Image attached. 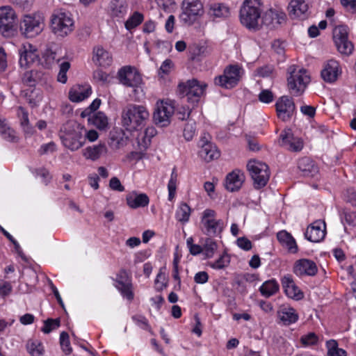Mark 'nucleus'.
<instances>
[{
  "mask_svg": "<svg viewBox=\"0 0 356 356\" xmlns=\"http://www.w3.org/2000/svg\"><path fill=\"white\" fill-rule=\"evenodd\" d=\"M149 118V111L145 106L142 105L129 104L122 113L123 126L129 131L143 129Z\"/></svg>",
  "mask_w": 356,
  "mask_h": 356,
  "instance_id": "f257e3e1",
  "label": "nucleus"
},
{
  "mask_svg": "<svg viewBox=\"0 0 356 356\" xmlns=\"http://www.w3.org/2000/svg\"><path fill=\"white\" fill-rule=\"evenodd\" d=\"M260 0H245L240 9L241 23L250 30H257L261 22Z\"/></svg>",
  "mask_w": 356,
  "mask_h": 356,
  "instance_id": "f03ea898",
  "label": "nucleus"
},
{
  "mask_svg": "<svg viewBox=\"0 0 356 356\" xmlns=\"http://www.w3.org/2000/svg\"><path fill=\"white\" fill-rule=\"evenodd\" d=\"M24 46V51L20 53L19 65L21 67H27L29 64L38 61L43 67L49 68L56 59V52L50 48H46L41 51V56L35 48V46H29V49Z\"/></svg>",
  "mask_w": 356,
  "mask_h": 356,
  "instance_id": "7ed1b4c3",
  "label": "nucleus"
},
{
  "mask_svg": "<svg viewBox=\"0 0 356 356\" xmlns=\"http://www.w3.org/2000/svg\"><path fill=\"white\" fill-rule=\"evenodd\" d=\"M287 77L288 89L293 96H300L310 82V76L306 70L293 65L288 67Z\"/></svg>",
  "mask_w": 356,
  "mask_h": 356,
  "instance_id": "20e7f679",
  "label": "nucleus"
},
{
  "mask_svg": "<svg viewBox=\"0 0 356 356\" xmlns=\"http://www.w3.org/2000/svg\"><path fill=\"white\" fill-rule=\"evenodd\" d=\"M207 84L196 79L180 83L177 86V92L181 98L186 97L187 102L193 104L199 102L201 97L206 92Z\"/></svg>",
  "mask_w": 356,
  "mask_h": 356,
  "instance_id": "39448f33",
  "label": "nucleus"
},
{
  "mask_svg": "<svg viewBox=\"0 0 356 356\" xmlns=\"http://www.w3.org/2000/svg\"><path fill=\"white\" fill-rule=\"evenodd\" d=\"M84 129L79 124L68 123L63 127L60 139L67 148L76 151L85 143Z\"/></svg>",
  "mask_w": 356,
  "mask_h": 356,
  "instance_id": "423d86ee",
  "label": "nucleus"
},
{
  "mask_svg": "<svg viewBox=\"0 0 356 356\" xmlns=\"http://www.w3.org/2000/svg\"><path fill=\"white\" fill-rule=\"evenodd\" d=\"M243 72L239 65H229L224 69L222 74L215 77L214 83L225 89L233 88L239 83Z\"/></svg>",
  "mask_w": 356,
  "mask_h": 356,
  "instance_id": "0eeeda50",
  "label": "nucleus"
},
{
  "mask_svg": "<svg viewBox=\"0 0 356 356\" xmlns=\"http://www.w3.org/2000/svg\"><path fill=\"white\" fill-rule=\"evenodd\" d=\"M44 28L43 16L40 13L25 15L20 24L22 34L26 38H33Z\"/></svg>",
  "mask_w": 356,
  "mask_h": 356,
  "instance_id": "6e6552de",
  "label": "nucleus"
},
{
  "mask_svg": "<svg viewBox=\"0 0 356 356\" xmlns=\"http://www.w3.org/2000/svg\"><path fill=\"white\" fill-rule=\"evenodd\" d=\"M216 212L210 209H205L202 215L200 224L202 232L209 237H215L221 234L224 223L216 218Z\"/></svg>",
  "mask_w": 356,
  "mask_h": 356,
  "instance_id": "1a4fd4ad",
  "label": "nucleus"
},
{
  "mask_svg": "<svg viewBox=\"0 0 356 356\" xmlns=\"http://www.w3.org/2000/svg\"><path fill=\"white\" fill-rule=\"evenodd\" d=\"M247 169L256 189H260L267 184L270 175L268 165L261 161L251 160L247 164Z\"/></svg>",
  "mask_w": 356,
  "mask_h": 356,
  "instance_id": "9d476101",
  "label": "nucleus"
},
{
  "mask_svg": "<svg viewBox=\"0 0 356 356\" xmlns=\"http://www.w3.org/2000/svg\"><path fill=\"white\" fill-rule=\"evenodd\" d=\"M51 27L54 33L58 36L65 37L72 31L74 21L69 13L63 10L56 11L51 18Z\"/></svg>",
  "mask_w": 356,
  "mask_h": 356,
  "instance_id": "9b49d317",
  "label": "nucleus"
},
{
  "mask_svg": "<svg viewBox=\"0 0 356 356\" xmlns=\"http://www.w3.org/2000/svg\"><path fill=\"white\" fill-rule=\"evenodd\" d=\"M180 19L185 24L191 25L204 13L203 5L200 0H184Z\"/></svg>",
  "mask_w": 356,
  "mask_h": 356,
  "instance_id": "f8f14e48",
  "label": "nucleus"
},
{
  "mask_svg": "<svg viewBox=\"0 0 356 356\" xmlns=\"http://www.w3.org/2000/svg\"><path fill=\"white\" fill-rule=\"evenodd\" d=\"M15 19V12L10 6L0 8V32L3 37L10 38L16 33Z\"/></svg>",
  "mask_w": 356,
  "mask_h": 356,
  "instance_id": "ddd939ff",
  "label": "nucleus"
},
{
  "mask_svg": "<svg viewBox=\"0 0 356 356\" xmlns=\"http://www.w3.org/2000/svg\"><path fill=\"white\" fill-rule=\"evenodd\" d=\"M175 113V108L171 104L164 102L156 103V108L154 112L153 119L156 124L165 127L170 122V118Z\"/></svg>",
  "mask_w": 356,
  "mask_h": 356,
  "instance_id": "4468645a",
  "label": "nucleus"
},
{
  "mask_svg": "<svg viewBox=\"0 0 356 356\" xmlns=\"http://www.w3.org/2000/svg\"><path fill=\"white\" fill-rule=\"evenodd\" d=\"M275 107L277 117L284 122L289 121L296 111L293 99L286 95L277 99Z\"/></svg>",
  "mask_w": 356,
  "mask_h": 356,
  "instance_id": "2eb2a0df",
  "label": "nucleus"
},
{
  "mask_svg": "<svg viewBox=\"0 0 356 356\" xmlns=\"http://www.w3.org/2000/svg\"><path fill=\"white\" fill-rule=\"evenodd\" d=\"M280 146L285 147L291 152H300L304 146L302 138L295 136L290 129L283 130L279 139Z\"/></svg>",
  "mask_w": 356,
  "mask_h": 356,
  "instance_id": "dca6fc26",
  "label": "nucleus"
},
{
  "mask_svg": "<svg viewBox=\"0 0 356 356\" xmlns=\"http://www.w3.org/2000/svg\"><path fill=\"white\" fill-rule=\"evenodd\" d=\"M118 74L120 83L127 87L136 88L142 82L140 74L130 66L122 67Z\"/></svg>",
  "mask_w": 356,
  "mask_h": 356,
  "instance_id": "f3484780",
  "label": "nucleus"
},
{
  "mask_svg": "<svg viewBox=\"0 0 356 356\" xmlns=\"http://www.w3.org/2000/svg\"><path fill=\"white\" fill-rule=\"evenodd\" d=\"M286 18V14L283 11L270 8L266 11L261 17V25L275 29L285 22Z\"/></svg>",
  "mask_w": 356,
  "mask_h": 356,
  "instance_id": "a211bd4d",
  "label": "nucleus"
},
{
  "mask_svg": "<svg viewBox=\"0 0 356 356\" xmlns=\"http://www.w3.org/2000/svg\"><path fill=\"white\" fill-rule=\"evenodd\" d=\"M325 228L324 221L316 220L307 228L305 236L311 242L318 243L325 238Z\"/></svg>",
  "mask_w": 356,
  "mask_h": 356,
  "instance_id": "6ab92c4d",
  "label": "nucleus"
},
{
  "mask_svg": "<svg viewBox=\"0 0 356 356\" xmlns=\"http://www.w3.org/2000/svg\"><path fill=\"white\" fill-rule=\"evenodd\" d=\"M317 271L318 268L316 263L307 259L298 260L293 267V272L298 276H314Z\"/></svg>",
  "mask_w": 356,
  "mask_h": 356,
  "instance_id": "aec40b11",
  "label": "nucleus"
},
{
  "mask_svg": "<svg viewBox=\"0 0 356 356\" xmlns=\"http://www.w3.org/2000/svg\"><path fill=\"white\" fill-rule=\"evenodd\" d=\"M340 74L339 65L333 60L325 63L321 72V76L323 81L330 83L336 81Z\"/></svg>",
  "mask_w": 356,
  "mask_h": 356,
  "instance_id": "412c9836",
  "label": "nucleus"
},
{
  "mask_svg": "<svg viewBox=\"0 0 356 356\" xmlns=\"http://www.w3.org/2000/svg\"><path fill=\"white\" fill-rule=\"evenodd\" d=\"M244 180L245 175L243 172L239 170H234L226 176L224 185L227 191L234 192L241 188Z\"/></svg>",
  "mask_w": 356,
  "mask_h": 356,
  "instance_id": "4be33fe9",
  "label": "nucleus"
},
{
  "mask_svg": "<svg viewBox=\"0 0 356 356\" xmlns=\"http://www.w3.org/2000/svg\"><path fill=\"white\" fill-rule=\"evenodd\" d=\"M282 285L286 295L289 298L299 300L304 297L303 293L296 285L291 275H287L284 276L282 279Z\"/></svg>",
  "mask_w": 356,
  "mask_h": 356,
  "instance_id": "5701e85b",
  "label": "nucleus"
},
{
  "mask_svg": "<svg viewBox=\"0 0 356 356\" xmlns=\"http://www.w3.org/2000/svg\"><path fill=\"white\" fill-rule=\"evenodd\" d=\"M298 168L304 177H313L318 173V167L309 157L304 156L298 160Z\"/></svg>",
  "mask_w": 356,
  "mask_h": 356,
  "instance_id": "b1692460",
  "label": "nucleus"
},
{
  "mask_svg": "<svg viewBox=\"0 0 356 356\" xmlns=\"http://www.w3.org/2000/svg\"><path fill=\"white\" fill-rule=\"evenodd\" d=\"M311 0H291L289 3L290 15L294 17L305 19Z\"/></svg>",
  "mask_w": 356,
  "mask_h": 356,
  "instance_id": "393cba45",
  "label": "nucleus"
},
{
  "mask_svg": "<svg viewBox=\"0 0 356 356\" xmlns=\"http://www.w3.org/2000/svg\"><path fill=\"white\" fill-rule=\"evenodd\" d=\"M128 10V4L125 0H111L108 6V13L113 17L122 18Z\"/></svg>",
  "mask_w": 356,
  "mask_h": 356,
  "instance_id": "a878e982",
  "label": "nucleus"
},
{
  "mask_svg": "<svg viewBox=\"0 0 356 356\" xmlns=\"http://www.w3.org/2000/svg\"><path fill=\"white\" fill-rule=\"evenodd\" d=\"M277 316L280 321L284 325L295 323L298 320V314L296 309L289 306H282L277 312Z\"/></svg>",
  "mask_w": 356,
  "mask_h": 356,
  "instance_id": "bb28decb",
  "label": "nucleus"
},
{
  "mask_svg": "<svg viewBox=\"0 0 356 356\" xmlns=\"http://www.w3.org/2000/svg\"><path fill=\"white\" fill-rule=\"evenodd\" d=\"M91 92L90 86H77L70 90L69 98L72 102H79L88 98Z\"/></svg>",
  "mask_w": 356,
  "mask_h": 356,
  "instance_id": "cd10ccee",
  "label": "nucleus"
},
{
  "mask_svg": "<svg viewBox=\"0 0 356 356\" xmlns=\"http://www.w3.org/2000/svg\"><path fill=\"white\" fill-rule=\"evenodd\" d=\"M94 56L92 59L100 66H109L113 61L110 53L104 49L102 46H97L94 48Z\"/></svg>",
  "mask_w": 356,
  "mask_h": 356,
  "instance_id": "c85d7f7f",
  "label": "nucleus"
},
{
  "mask_svg": "<svg viewBox=\"0 0 356 356\" xmlns=\"http://www.w3.org/2000/svg\"><path fill=\"white\" fill-rule=\"evenodd\" d=\"M335 44H353L349 40V29L346 25H339L333 29Z\"/></svg>",
  "mask_w": 356,
  "mask_h": 356,
  "instance_id": "c756f323",
  "label": "nucleus"
},
{
  "mask_svg": "<svg viewBox=\"0 0 356 356\" xmlns=\"http://www.w3.org/2000/svg\"><path fill=\"white\" fill-rule=\"evenodd\" d=\"M277 238L280 243L288 249L289 252L296 253L298 252V248L296 240L291 234L282 230L277 233Z\"/></svg>",
  "mask_w": 356,
  "mask_h": 356,
  "instance_id": "7c9ffc66",
  "label": "nucleus"
},
{
  "mask_svg": "<svg viewBox=\"0 0 356 356\" xmlns=\"http://www.w3.org/2000/svg\"><path fill=\"white\" fill-rule=\"evenodd\" d=\"M127 204L132 209L144 207L149 204V197L145 193L138 194L132 192L127 196Z\"/></svg>",
  "mask_w": 356,
  "mask_h": 356,
  "instance_id": "2f4dec72",
  "label": "nucleus"
},
{
  "mask_svg": "<svg viewBox=\"0 0 356 356\" xmlns=\"http://www.w3.org/2000/svg\"><path fill=\"white\" fill-rule=\"evenodd\" d=\"M200 154L207 162L216 159L220 156V151L217 147L211 143H206L202 145Z\"/></svg>",
  "mask_w": 356,
  "mask_h": 356,
  "instance_id": "473e14b6",
  "label": "nucleus"
},
{
  "mask_svg": "<svg viewBox=\"0 0 356 356\" xmlns=\"http://www.w3.org/2000/svg\"><path fill=\"white\" fill-rule=\"evenodd\" d=\"M107 153V147L105 144H99L97 145H93L88 147L84 149L83 156L87 159L92 161L97 160L102 156Z\"/></svg>",
  "mask_w": 356,
  "mask_h": 356,
  "instance_id": "72a5a7b5",
  "label": "nucleus"
},
{
  "mask_svg": "<svg viewBox=\"0 0 356 356\" xmlns=\"http://www.w3.org/2000/svg\"><path fill=\"white\" fill-rule=\"evenodd\" d=\"M279 290V284L275 280L266 281L259 288L261 295L266 298H269L275 294Z\"/></svg>",
  "mask_w": 356,
  "mask_h": 356,
  "instance_id": "f704fd0d",
  "label": "nucleus"
},
{
  "mask_svg": "<svg viewBox=\"0 0 356 356\" xmlns=\"http://www.w3.org/2000/svg\"><path fill=\"white\" fill-rule=\"evenodd\" d=\"M209 14L214 17L225 18L229 15V8L223 3H213L210 6Z\"/></svg>",
  "mask_w": 356,
  "mask_h": 356,
  "instance_id": "c9c22d12",
  "label": "nucleus"
},
{
  "mask_svg": "<svg viewBox=\"0 0 356 356\" xmlns=\"http://www.w3.org/2000/svg\"><path fill=\"white\" fill-rule=\"evenodd\" d=\"M27 351L31 356H43L44 347L42 343L36 339H29L26 343Z\"/></svg>",
  "mask_w": 356,
  "mask_h": 356,
  "instance_id": "e433bc0d",
  "label": "nucleus"
},
{
  "mask_svg": "<svg viewBox=\"0 0 356 356\" xmlns=\"http://www.w3.org/2000/svg\"><path fill=\"white\" fill-rule=\"evenodd\" d=\"M191 212L190 207L186 203L181 202L176 211L175 218L178 221L186 223L189 220Z\"/></svg>",
  "mask_w": 356,
  "mask_h": 356,
  "instance_id": "4c0bfd02",
  "label": "nucleus"
},
{
  "mask_svg": "<svg viewBox=\"0 0 356 356\" xmlns=\"http://www.w3.org/2000/svg\"><path fill=\"white\" fill-rule=\"evenodd\" d=\"M88 120L99 129H104L108 126V118L106 115L101 111H99L91 118H88Z\"/></svg>",
  "mask_w": 356,
  "mask_h": 356,
  "instance_id": "58836bf2",
  "label": "nucleus"
},
{
  "mask_svg": "<svg viewBox=\"0 0 356 356\" xmlns=\"http://www.w3.org/2000/svg\"><path fill=\"white\" fill-rule=\"evenodd\" d=\"M0 134L3 138L7 141L13 143L17 141V136H16L15 131L1 121H0Z\"/></svg>",
  "mask_w": 356,
  "mask_h": 356,
  "instance_id": "ea45409f",
  "label": "nucleus"
},
{
  "mask_svg": "<svg viewBox=\"0 0 356 356\" xmlns=\"http://www.w3.org/2000/svg\"><path fill=\"white\" fill-rule=\"evenodd\" d=\"M326 347L327 349V356H347L345 350L339 348L337 341L331 339L327 341Z\"/></svg>",
  "mask_w": 356,
  "mask_h": 356,
  "instance_id": "a19ab883",
  "label": "nucleus"
},
{
  "mask_svg": "<svg viewBox=\"0 0 356 356\" xmlns=\"http://www.w3.org/2000/svg\"><path fill=\"white\" fill-rule=\"evenodd\" d=\"M115 287L120 292L121 295L129 301H131L134 298L133 292V285L131 281L127 283L115 285Z\"/></svg>",
  "mask_w": 356,
  "mask_h": 356,
  "instance_id": "79ce46f5",
  "label": "nucleus"
},
{
  "mask_svg": "<svg viewBox=\"0 0 356 356\" xmlns=\"http://www.w3.org/2000/svg\"><path fill=\"white\" fill-rule=\"evenodd\" d=\"M143 20V15L138 12H135L125 22V27L130 31L141 24Z\"/></svg>",
  "mask_w": 356,
  "mask_h": 356,
  "instance_id": "37998d69",
  "label": "nucleus"
},
{
  "mask_svg": "<svg viewBox=\"0 0 356 356\" xmlns=\"http://www.w3.org/2000/svg\"><path fill=\"white\" fill-rule=\"evenodd\" d=\"M216 249V243L211 238H206L205 243L202 247V252L204 253L206 257L209 258L213 257Z\"/></svg>",
  "mask_w": 356,
  "mask_h": 356,
  "instance_id": "c03bdc74",
  "label": "nucleus"
},
{
  "mask_svg": "<svg viewBox=\"0 0 356 356\" xmlns=\"http://www.w3.org/2000/svg\"><path fill=\"white\" fill-rule=\"evenodd\" d=\"M60 326L59 318H48L44 321V325L41 330L45 334H49L51 331L57 329Z\"/></svg>",
  "mask_w": 356,
  "mask_h": 356,
  "instance_id": "a18cd8bd",
  "label": "nucleus"
},
{
  "mask_svg": "<svg viewBox=\"0 0 356 356\" xmlns=\"http://www.w3.org/2000/svg\"><path fill=\"white\" fill-rule=\"evenodd\" d=\"M318 341V337L314 332L302 335L300 338V342L305 346L316 345Z\"/></svg>",
  "mask_w": 356,
  "mask_h": 356,
  "instance_id": "49530a36",
  "label": "nucleus"
},
{
  "mask_svg": "<svg viewBox=\"0 0 356 356\" xmlns=\"http://www.w3.org/2000/svg\"><path fill=\"white\" fill-rule=\"evenodd\" d=\"M70 67L69 62H63L60 65L59 72L58 74L57 80L58 81L65 83L67 81V72Z\"/></svg>",
  "mask_w": 356,
  "mask_h": 356,
  "instance_id": "de8ad7c7",
  "label": "nucleus"
},
{
  "mask_svg": "<svg viewBox=\"0 0 356 356\" xmlns=\"http://www.w3.org/2000/svg\"><path fill=\"white\" fill-rule=\"evenodd\" d=\"M196 131V124L195 122H188L184 129V137L186 140H191L195 136Z\"/></svg>",
  "mask_w": 356,
  "mask_h": 356,
  "instance_id": "09e8293b",
  "label": "nucleus"
},
{
  "mask_svg": "<svg viewBox=\"0 0 356 356\" xmlns=\"http://www.w3.org/2000/svg\"><path fill=\"white\" fill-rule=\"evenodd\" d=\"M60 343L63 352L65 354H70L72 353V348L69 339V335L66 332H63L60 335Z\"/></svg>",
  "mask_w": 356,
  "mask_h": 356,
  "instance_id": "8fccbe9b",
  "label": "nucleus"
},
{
  "mask_svg": "<svg viewBox=\"0 0 356 356\" xmlns=\"http://www.w3.org/2000/svg\"><path fill=\"white\" fill-rule=\"evenodd\" d=\"M35 70L26 71L22 76V81L23 83L30 87L35 86Z\"/></svg>",
  "mask_w": 356,
  "mask_h": 356,
  "instance_id": "3c124183",
  "label": "nucleus"
},
{
  "mask_svg": "<svg viewBox=\"0 0 356 356\" xmlns=\"http://www.w3.org/2000/svg\"><path fill=\"white\" fill-rule=\"evenodd\" d=\"M258 98L262 103L270 104L274 100V95L270 90L264 89L260 92Z\"/></svg>",
  "mask_w": 356,
  "mask_h": 356,
  "instance_id": "603ef678",
  "label": "nucleus"
},
{
  "mask_svg": "<svg viewBox=\"0 0 356 356\" xmlns=\"http://www.w3.org/2000/svg\"><path fill=\"white\" fill-rule=\"evenodd\" d=\"M173 67V63L171 60L166 59L163 62L160 69L159 70L158 74L161 78L164 75L168 74Z\"/></svg>",
  "mask_w": 356,
  "mask_h": 356,
  "instance_id": "864d4df0",
  "label": "nucleus"
},
{
  "mask_svg": "<svg viewBox=\"0 0 356 356\" xmlns=\"http://www.w3.org/2000/svg\"><path fill=\"white\" fill-rule=\"evenodd\" d=\"M34 77H35V85L36 84H40V85L47 84L51 79L49 74L42 72L41 71H37V70H35V74Z\"/></svg>",
  "mask_w": 356,
  "mask_h": 356,
  "instance_id": "5fc2aeb1",
  "label": "nucleus"
},
{
  "mask_svg": "<svg viewBox=\"0 0 356 356\" xmlns=\"http://www.w3.org/2000/svg\"><path fill=\"white\" fill-rule=\"evenodd\" d=\"M273 67L272 65H265L257 68L254 71V76H259L261 77H268L271 75L273 72Z\"/></svg>",
  "mask_w": 356,
  "mask_h": 356,
  "instance_id": "6e6d98bb",
  "label": "nucleus"
},
{
  "mask_svg": "<svg viewBox=\"0 0 356 356\" xmlns=\"http://www.w3.org/2000/svg\"><path fill=\"white\" fill-rule=\"evenodd\" d=\"M17 115L20 120L21 125L23 127H27L29 124V113L22 106L18 107Z\"/></svg>",
  "mask_w": 356,
  "mask_h": 356,
  "instance_id": "4d7b16f0",
  "label": "nucleus"
},
{
  "mask_svg": "<svg viewBox=\"0 0 356 356\" xmlns=\"http://www.w3.org/2000/svg\"><path fill=\"white\" fill-rule=\"evenodd\" d=\"M100 104L101 100L99 99H95L88 108L82 111L81 116L82 118L90 116L92 112L95 111L99 107Z\"/></svg>",
  "mask_w": 356,
  "mask_h": 356,
  "instance_id": "13d9d810",
  "label": "nucleus"
},
{
  "mask_svg": "<svg viewBox=\"0 0 356 356\" xmlns=\"http://www.w3.org/2000/svg\"><path fill=\"white\" fill-rule=\"evenodd\" d=\"M344 199L352 206L356 207V190L353 188H348L344 193Z\"/></svg>",
  "mask_w": 356,
  "mask_h": 356,
  "instance_id": "bf43d9fd",
  "label": "nucleus"
},
{
  "mask_svg": "<svg viewBox=\"0 0 356 356\" xmlns=\"http://www.w3.org/2000/svg\"><path fill=\"white\" fill-rule=\"evenodd\" d=\"M205 46H189L188 52L191 60H195L204 52Z\"/></svg>",
  "mask_w": 356,
  "mask_h": 356,
  "instance_id": "052dcab7",
  "label": "nucleus"
},
{
  "mask_svg": "<svg viewBox=\"0 0 356 356\" xmlns=\"http://www.w3.org/2000/svg\"><path fill=\"white\" fill-rule=\"evenodd\" d=\"M229 262V261L225 256H220L217 260L211 262L209 266L213 269L219 270L224 268Z\"/></svg>",
  "mask_w": 356,
  "mask_h": 356,
  "instance_id": "680f3d73",
  "label": "nucleus"
},
{
  "mask_svg": "<svg viewBox=\"0 0 356 356\" xmlns=\"http://www.w3.org/2000/svg\"><path fill=\"white\" fill-rule=\"evenodd\" d=\"M13 290V286L10 282L0 280V297L5 298L8 296Z\"/></svg>",
  "mask_w": 356,
  "mask_h": 356,
  "instance_id": "e2e57ef3",
  "label": "nucleus"
},
{
  "mask_svg": "<svg viewBox=\"0 0 356 356\" xmlns=\"http://www.w3.org/2000/svg\"><path fill=\"white\" fill-rule=\"evenodd\" d=\"M13 4L23 10H29L32 7L34 0H10Z\"/></svg>",
  "mask_w": 356,
  "mask_h": 356,
  "instance_id": "0e129e2a",
  "label": "nucleus"
},
{
  "mask_svg": "<svg viewBox=\"0 0 356 356\" xmlns=\"http://www.w3.org/2000/svg\"><path fill=\"white\" fill-rule=\"evenodd\" d=\"M237 245L243 250L248 251L252 249V242L246 237H240L236 240Z\"/></svg>",
  "mask_w": 356,
  "mask_h": 356,
  "instance_id": "69168bd1",
  "label": "nucleus"
},
{
  "mask_svg": "<svg viewBox=\"0 0 356 356\" xmlns=\"http://www.w3.org/2000/svg\"><path fill=\"white\" fill-rule=\"evenodd\" d=\"M132 319L138 326H140L143 329H149L148 321L145 316L140 315L134 316L132 317Z\"/></svg>",
  "mask_w": 356,
  "mask_h": 356,
  "instance_id": "338daca9",
  "label": "nucleus"
},
{
  "mask_svg": "<svg viewBox=\"0 0 356 356\" xmlns=\"http://www.w3.org/2000/svg\"><path fill=\"white\" fill-rule=\"evenodd\" d=\"M343 7L348 12H356V0H341Z\"/></svg>",
  "mask_w": 356,
  "mask_h": 356,
  "instance_id": "774afa93",
  "label": "nucleus"
}]
</instances>
